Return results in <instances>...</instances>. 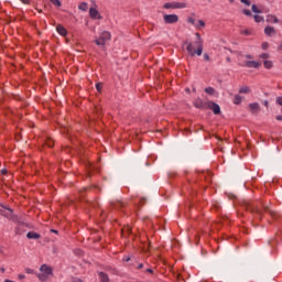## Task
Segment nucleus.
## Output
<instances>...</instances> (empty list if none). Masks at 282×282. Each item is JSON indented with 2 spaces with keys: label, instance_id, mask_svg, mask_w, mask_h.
<instances>
[{
  "label": "nucleus",
  "instance_id": "1",
  "mask_svg": "<svg viewBox=\"0 0 282 282\" xmlns=\"http://www.w3.org/2000/svg\"><path fill=\"white\" fill-rule=\"evenodd\" d=\"M184 45H187L186 46V51L188 52V54L191 56H202L203 52H204V42H195V45H196V51L193 50V43L192 42H188V41H185L184 44H183V47Z\"/></svg>",
  "mask_w": 282,
  "mask_h": 282
},
{
  "label": "nucleus",
  "instance_id": "2",
  "mask_svg": "<svg viewBox=\"0 0 282 282\" xmlns=\"http://www.w3.org/2000/svg\"><path fill=\"white\" fill-rule=\"evenodd\" d=\"M4 217L7 219H9L10 221H14L19 226H23L24 228H32V224L19 218V216H17V214L7 213V214H4Z\"/></svg>",
  "mask_w": 282,
  "mask_h": 282
},
{
  "label": "nucleus",
  "instance_id": "3",
  "mask_svg": "<svg viewBox=\"0 0 282 282\" xmlns=\"http://www.w3.org/2000/svg\"><path fill=\"white\" fill-rule=\"evenodd\" d=\"M107 41H111V33L109 31H102L99 35V39L95 40L96 45L105 47Z\"/></svg>",
  "mask_w": 282,
  "mask_h": 282
},
{
  "label": "nucleus",
  "instance_id": "4",
  "mask_svg": "<svg viewBox=\"0 0 282 282\" xmlns=\"http://www.w3.org/2000/svg\"><path fill=\"white\" fill-rule=\"evenodd\" d=\"M40 270L43 272L39 275L40 281H45L46 279H50L52 276V268H50L47 264H42L40 267Z\"/></svg>",
  "mask_w": 282,
  "mask_h": 282
},
{
  "label": "nucleus",
  "instance_id": "5",
  "mask_svg": "<svg viewBox=\"0 0 282 282\" xmlns=\"http://www.w3.org/2000/svg\"><path fill=\"white\" fill-rule=\"evenodd\" d=\"M165 10H175V9H182L186 8V3L184 2H167L163 6Z\"/></svg>",
  "mask_w": 282,
  "mask_h": 282
},
{
  "label": "nucleus",
  "instance_id": "6",
  "mask_svg": "<svg viewBox=\"0 0 282 282\" xmlns=\"http://www.w3.org/2000/svg\"><path fill=\"white\" fill-rule=\"evenodd\" d=\"M207 109H212L215 116H219L221 113V108L215 101H206Z\"/></svg>",
  "mask_w": 282,
  "mask_h": 282
},
{
  "label": "nucleus",
  "instance_id": "7",
  "mask_svg": "<svg viewBox=\"0 0 282 282\" xmlns=\"http://www.w3.org/2000/svg\"><path fill=\"white\" fill-rule=\"evenodd\" d=\"M163 21L166 24L177 23V21H180V17L177 14H164Z\"/></svg>",
  "mask_w": 282,
  "mask_h": 282
},
{
  "label": "nucleus",
  "instance_id": "8",
  "mask_svg": "<svg viewBox=\"0 0 282 282\" xmlns=\"http://www.w3.org/2000/svg\"><path fill=\"white\" fill-rule=\"evenodd\" d=\"M249 111L251 116H259L261 113V105L259 102L249 104Z\"/></svg>",
  "mask_w": 282,
  "mask_h": 282
},
{
  "label": "nucleus",
  "instance_id": "9",
  "mask_svg": "<svg viewBox=\"0 0 282 282\" xmlns=\"http://www.w3.org/2000/svg\"><path fill=\"white\" fill-rule=\"evenodd\" d=\"M260 207H258L257 209H254V207H252L251 212L252 213H263V210H265V212L269 210L270 213H274V209L270 208V203L261 204Z\"/></svg>",
  "mask_w": 282,
  "mask_h": 282
},
{
  "label": "nucleus",
  "instance_id": "10",
  "mask_svg": "<svg viewBox=\"0 0 282 282\" xmlns=\"http://www.w3.org/2000/svg\"><path fill=\"white\" fill-rule=\"evenodd\" d=\"M194 107L196 109H204L206 107V101L204 102V100H202V98H196L194 101Z\"/></svg>",
  "mask_w": 282,
  "mask_h": 282
},
{
  "label": "nucleus",
  "instance_id": "11",
  "mask_svg": "<svg viewBox=\"0 0 282 282\" xmlns=\"http://www.w3.org/2000/svg\"><path fill=\"white\" fill-rule=\"evenodd\" d=\"M89 17H90V19H102V17H100V13L98 12V10L96 8L89 9Z\"/></svg>",
  "mask_w": 282,
  "mask_h": 282
},
{
  "label": "nucleus",
  "instance_id": "12",
  "mask_svg": "<svg viewBox=\"0 0 282 282\" xmlns=\"http://www.w3.org/2000/svg\"><path fill=\"white\" fill-rule=\"evenodd\" d=\"M98 276H99V281L100 282H110L109 274H107V273H105L102 271L98 272Z\"/></svg>",
  "mask_w": 282,
  "mask_h": 282
},
{
  "label": "nucleus",
  "instance_id": "13",
  "mask_svg": "<svg viewBox=\"0 0 282 282\" xmlns=\"http://www.w3.org/2000/svg\"><path fill=\"white\" fill-rule=\"evenodd\" d=\"M56 30L61 36H67V29L61 24L56 26Z\"/></svg>",
  "mask_w": 282,
  "mask_h": 282
},
{
  "label": "nucleus",
  "instance_id": "14",
  "mask_svg": "<svg viewBox=\"0 0 282 282\" xmlns=\"http://www.w3.org/2000/svg\"><path fill=\"white\" fill-rule=\"evenodd\" d=\"M264 34H267V36H272V34H276V30H274V26H267L264 29Z\"/></svg>",
  "mask_w": 282,
  "mask_h": 282
},
{
  "label": "nucleus",
  "instance_id": "15",
  "mask_svg": "<svg viewBox=\"0 0 282 282\" xmlns=\"http://www.w3.org/2000/svg\"><path fill=\"white\" fill-rule=\"evenodd\" d=\"M267 23H279V18H276V15L269 14L267 15Z\"/></svg>",
  "mask_w": 282,
  "mask_h": 282
},
{
  "label": "nucleus",
  "instance_id": "16",
  "mask_svg": "<svg viewBox=\"0 0 282 282\" xmlns=\"http://www.w3.org/2000/svg\"><path fill=\"white\" fill-rule=\"evenodd\" d=\"M248 67H253L254 69H259V67H261V63L256 62V61H249Z\"/></svg>",
  "mask_w": 282,
  "mask_h": 282
},
{
  "label": "nucleus",
  "instance_id": "17",
  "mask_svg": "<svg viewBox=\"0 0 282 282\" xmlns=\"http://www.w3.org/2000/svg\"><path fill=\"white\" fill-rule=\"evenodd\" d=\"M26 237H28V239H41V235H39L34 231L28 232Z\"/></svg>",
  "mask_w": 282,
  "mask_h": 282
},
{
  "label": "nucleus",
  "instance_id": "18",
  "mask_svg": "<svg viewBox=\"0 0 282 282\" xmlns=\"http://www.w3.org/2000/svg\"><path fill=\"white\" fill-rule=\"evenodd\" d=\"M251 10H252V12H254V14H263V10L259 9V7H257V4H252Z\"/></svg>",
  "mask_w": 282,
  "mask_h": 282
},
{
  "label": "nucleus",
  "instance_id": "19",
  "mask_svg": "<svg viewBox=\"0 0 282 282\" xmlns=\"http://www.w3.org/2000/svg\"><path fill=\"white\" fill-rule=\"evenodd\" d=\"M4 210H9V213H14V209L10 208V206L0 205V213H4Z\"/></svg>",
  "mask_w": 282,
  "mask_h": 282
},
{
  "label": "nucleus",
  "instance_id": "20",
  "mask_svg": "<svg viewBox=\"0 0 282 282\" xmlns=\"http://www.w3.org/2000/svg\"><path fill=\"white\" fill-rule=\"evenodd\" d=\"M205 94H208L209 96H215V88L213 87L205 88Z\"/></svg>",
  "mask_w": 282,
  "mask_h": 282
},
{
  "label": "nucleus",
  "instance_id": "21",
  "mask_svg": "<svg viewBox=\"0 0 282 282\" xmlns=\"http://www.w3.org/2000/svg\"><path fill=\"white\" fill-rule=\"evenodd\" d=\"M263 65H264V67H265V69H272V61H268V59H265L264 62H263Z\"/></svg>",
  "mask_w": 282,
  "mask_h": 282
},
{
  "label": "nucleus",
  "instance_id": "22",
  "mask_svg": "<svg viewBox=\"0 0 282 282\" xmlns=\"http://www.w3.org/2000/svg\"><path fill=\"white\" fill-rule=\"evenodd\" d=\"M253 19L256 21V23H261L264 21L263 17L259 15V14H254Z\"/></svg>",
  "mask_w": 282,
  "mask_h": 282
},
{
  "label": "nucleus",
  "instance_id": "23",
  "mask_svg": "<svg viewBox=\"0 0 282 282\" xmlns=\"http://www.w3.org/2000/svg\"><path fill=\"white\" fill-rule=\"evenodd\" d=\"M242 97L240 95L235 96V105H241Z\"/></svg>",
  "mask_w": 282,
  "mask_h": 282
},
{
  "label": "nucleus",
  "instance_id": "24",
  "mask_svg": "<svg viewBox=\"0 0 282 282\" xmlns=\"http://www.w3.org/2000/svg\"><path fill=\"white\" fill-rule=\"evenodd\" d=\"M79 10H82L83 12H87V2H83L79 4Z\"/></svg>",
  "mask_w": 282,
  "mask_h": 282
},
{
  "label": "nucleus",
  "instance_id": "25",
  "mask_svg": "<svg viewBox=\"0 0 282 282\" xmlns=\"http://www.w3.org/2000/svg\"><path fill=\"white\" fill-rule=\"evenodd\" d=\"M195 36L197 39L196 43H204V40H202V35L199 33H195Z\"/></svg>",
  "mask_w": 282,
  "mask_h": 282
},
{
  "label": "nucleus",
  "instance_id": "26",
  "mask_svg": "<svg viewBox=\"0 0 282 282\" xmlns=\"http://www.w3.org/2000/svg\"><path fill=\"white\" fill-rule=\"evenodd\" d=\"M96 89H97V91H98L99 94H101V93H102V83H98V84L96 85Z\"/></svg>",
  "mask_w": 282,
  "mask_h": 282
},
{
  "label": "nucleus",
  "instance_id": "27",
  "mask_svg": "<svg viewBox=\"0 0 282 282\" xmlns=\"http://www.w3.org/2000/svg\"><path fill=\"white\" fill-rule=\"evenodd\" d=\"M53 6H57V8H61V0H50Z\"/></svg>",
  "mask_w": 282,
  "mask_h": 282
},
{
  "label": "nucleus",
  "instance_id": "28",
  "mask_svg": "<svg viewBox=\"0 0 282 282\" xmlns=\"http://www.w3.org/2000/svg\"><path fill=\"white\" fill-rule=\"evenodd\" d=\"M260 58H263L264 61H268V58H270V54L263 53V54L260 55Z\"/></svg>",
  "mask_w": 282,
  "mask_h": 282
},
{
  "label": "nucleus",
  "instance_id": "29",
  "mask_svg": "<svg viewBox=\"0 0 282 282\" xmlns=\"http://www.w3.org/2000/svg\"><path fill=\"white\" fill-rule=\"evenodd\" d=\"M206 25V23L204 22V20H198V25H196V28H204Z\"/></svg>",
  "mask_w": 282,
  "mask_h": 282
},
{
  "label": "nucleus",
  "instance_id": "30",
  "mask_svg": "<svg viewBox=\"0 0 282 282\" xmlns=\"http://www.w3.org/2000/svg\"><path fill=\"white\" fill-rule=\"evenodd\" d=\"M275 102L282 107V97H276Z\"/></svg>",
  "mask_w": 282,
  "mask_h": 282
},
{
  "label": "nucleus",
  "instance_id": "31",
  "mask_svg": "<svg viewBox=\"0 0 282 282\" xmlns=\"http://www.w3.org/2000/svg\"><path fill=\"white\" fill-rule=\"evenodd\" d=\"M239 94H248V87H243L239 90Z\"/></svg>",
  "mask_w": 282,
  "mask_h": 282
},
{
  "label": "nucleus",
  "instance_id": "32",
  "mask_svg": "<svg viewBox=\"0 0 282 282\" xmlns=\"http://www.w3.org/2000/svg\"><path fill=\"white\" fill-rule=\"evenodd\" d=\"M204 61H210V55L208 53H204Z\"/></svg>",
  "mask_w": 282,
  "mask_h": 282
},
{
  "label": "nucleus",
  "instance_id": "33",
  "mask_svg": "<svg viewBox=\"0 0 282 282\" xmlns=\"http://www.w3.org/2000/svg\"><path fill=\"white\" fill-rule=\"evenodd\" d=\"M187 23H192V25H195V19L188 18V19H187Z\"/></svg>",
  "mask_w": 282,
  "mask_h": 282
},
{
  "label": "nucleus",
  "instance_id": "34",
  "mask_svg": "<svg viewBox=\"0 0 282 282\" xmlns=\"http://www.w3.org/2000/svg\"><path fill=\"white\" fill-rule=\"evenodd\" d=\"M46 145L47 147H54V142L48 139V140H46Z\"/></svg>",
  "mask_w": 282,
  "mask_h": 282
},
{
  "label": "nucleus",
  "instance_id": "35",
  "mask_svg": "<svg viewBox=\"0 0 282 282\" xmlns=\"http://www.w3.org/2000/svg\"><path fill=\"white\" fill-rule=\"evenodd\" d=\"M25 272H26V274H34V270H32L30 268L25 269Z\"/></svg>",
  "mask_w": 282,
  "mask_h": 282
},
{
  "label": "nucleus",
  "instance_id": "36",
  "mask_svg": "<svg viewBox=\"0 0 282 282\" xmlns=\"http://www.w3.org/2000/svg\"><path fill=\"white\" fill-rule=\"evenodd\" d=\"M262 50H268V42L262 43Z\"/></svg>",
  "mask_w": 282,
  "mask_h": 282
},
{
  "label": "nucleus",
  "instance_id": "37",
  "mask_svg": "<svg viewBox=\"0 0 282 282\" xmlns=\"http://www.w3.org/2000/svg\"><path fill=\"white\" fill-rule=\"evenodd\" d=\"M2 175H8V170L3 169L1 170Z\"/></svg>",
  "mask_w": 282,
  "mask_h": 282
},
{
  "label": "nucleus",
  "instance_id": "38",
  "mask_svg": "<svg viewBox=\"0 0 282 282\" xmlns=\"http://www.w3.org/2000/svg\"><path fill=\"white\" fill-rule=\"evenodd\" d=\"M18 279L23 280V279H25V275L24 274H19Z\"/></svg>",
  "mask_w": 282,
  "mask_h": 282
},
{
  "label": "nucleus",
  "instance_id": "39",
  "mask_svg": "<svg viewBox=\"0 0 282 282\" xmlns=\"http://www.w3.org/2000/svg\"><path fill=\"white\" fill-rule=\"evenodd\" d=\"M142 268H144V264H143V263H140V264L138 265V270H142Z\"/></svg>",
  "mask_w": 282,
  "mask_h": 282
},
{
  "label": "nucleus",
  "instance_id": "40",
  "mask_svg": "<svg viewBox=\"0 0 282 282\" xmlns=\"http://www.w3.org/2000/svg\"><path fill=\"white\" fill-rule=\"evenodd\" d=\"M86 169H91V163H86Z\"/></svg>",
  "mask_w": 282,
  "mask_h": 282
},
{
  "label": "nucleus",
  "instance_id": "41",
  "mask_svg": "<svg viewBox=\"0 0 282 282\" xmlns=\"http://www.w3.org/2000/svg\"><path fill=\"white\" fill-rule=\"evenodd\" d=\"M51 232H54V235H58V230L51 229Z\"/></svg>",
  "mask_w": 282,
  "mask_h": 282
},
{
  "label": "nucleus",
  "instance_id": "42",
  "mask_svg": "<svg viewBox=\"0 0 282 282\" xmlns=\"http://www.w3.org/2000/svg\"><path fill=\"white\" fill-rule=\"evenodd\" d=\"M241 3H245V6H248V0H240Z\"/></svg>",
  "mask_w": 282,
  "mask_h": 282
},
{
  "label": "nucleus",
  "instance_id": "43",
  "mask_svg": "<svg viewBox=\"0 0 282 282\" xmlns=\"http://www.w3.org/2000/svg\"><path fill=\"white\" fill-rule=\"evenodd\" d=\"M242 13H245L246 17H248V9L242 10Z\"/></svg>",
  "mask_w": 282,
  "mask_h": 282
},
{
  "label": "nucleus",
  "instance_id": "44",
  "mask_svg": "<svg viewBox=\"0 0 282 282\" xmlns=\"http://www.w3.org/2000/svg\"><path fill=\"white\" fill-rule=\"evenodd\" d=\"M123 261H131V258L124 257V258H123Z\"/></svg>",
  "mask_w": 282,
  "mask_h": 282
},
{
  "label": "nucleus",
  "instance_id": "45",
  "mask_svg": "<svg viewBox=\"0 0 282 282\" xmlns=\"http://www.w3.org/2000/svg\"><path fill=\"white\" fill-rule=\"evenodd\" d=\"M147 272H149L150 274H153V269H147Z\"/></svg>",
  "mask_w": 282,
  "mask_h": 282
},
{
  "label": "nucleus",
  "instance_id": "46",
  "mask_svg": "<svg viewBox=\"0 0 282 282\" xmlns=\"http://www.w3.org/2000/svg\"><path fill=\"white\" fill-rule=\"evenodd\" d=\"M263 105H264V107H268V105H269L268 100H264Z\"/></svg>",
  "mask_w": 282,
  "mask_h": 282
},
{
  "label": "nucleus",
  "instance_id": "47",
  "mask_svg": "<svg viewBox=\"0 0 282 282\" xmlns=\"http://www.w3.org/2000/svg\"><path fill=\"white\" fill-rule=\"evenodd\" d=\"M276 120H282V116L281 115L276 116Z\"/></svg>",
  "mask_w": 282,
  "mask_h": 282
},
{
  "label": "nucleus",
  "instance_id": "48",
  "mask_svg": "<svg viewBox=\"0 0 282 282\" xmlns=\"http://www.w3.org/2000/svg\"><path fill=\"white\" fill-rule=\"evenodd\" d=\"M22 3H30V0H21Z\"/></svg>",
  "mask_w": 282,
  "mask_h": 282
},
{
  "label": "nucleus",
  "instance_id": "49",
  "mask_svg": "<svg viewBox=\"0 0 282 282\" xmlns=\"http://www.w3.org/2000/svg\"><path fill=\"white\" fill-rule=\"evenodd\" d=\"M248 17H252V12L248 11Z\"/></svg>",
  "mask_w": 282,
  "mask_h": 282
},
{
  "label": "nucleus",
  "instance_id": "50",
  "mask_svg": "<svg viewBox=\"0 0 282 282\" xmlns=\"http://www.w3.org/2000/svg\"><path fill=\"white\" fill-rule=\"evenodd\" d=\"M0 272H6V269H4V268H1V269H0Z\"/></svg>",
  "mask_w": 282,
  "mask_h": 282
},
{
  "label": "nucleus",
  "instance_id": "51",
  "mask_svg": "<svg viewBox=\"0 0 282 282\" xmlns=\"http://www.w3.org/2000/svg\"><path fill=\"white\" fill-rule=\"evenodd\" d=\"M271 217H276V214H271Z\"/></svg>",
  "mask_w": 282,
  "mask_h": 282
},
{
  "label": "nucleus",
  "instance_id": "52",
  "mask_svg": "<svg viewBox=\"0 0 282 282\" xmlns=\"http://www.w3.org/2000/svg\"><path fill=\"white\" fill-rule=\"evenodd\" d=\"M243 34H248V30H245V31H243Z\"/></svg>",
  "mask_w": 282,
  "mask_h": 282
},
{
  "label": "nucleus",
  "instance_id": "53",
  "mask_svg": "<svg viewBox=\"0 0 282 282\" xmlns=\"http://www.w3.org/2000/svg\"><path fill=\"white\" fill-rule=\"evenodd\" d=\"M230 1V3H235V0H229Z\"/></svg>",
  "mask_w": 282,
  "mask_h": 282
},
{
  "label": "nucleus",
  "instance_id": "54",
  "mask_svg": "<svg viewBox=\"0 0 282 282\" xmlns=\"http://www.w3.org/2000/svg\"><path fill=\"white\" fill-rule=\"evenodd\" d=\"M228 63H230V57H227Z\"/></svg>",
  "mask_w": 282,
  "mask_h": 282
},
{
  "label": "nucleus",
  "instance_id": "55",
  "mask_svg": "<svg viewBox=\"0 0 282 282\" xmlns=\"http://www.w3.org/2000/svg\"><path fill=\"white\" fill-rule=\"evenodd\" d=\"M186 91H191V89L187 88Z\"/></svg>",
  "mask_w": 282,
  "mask_h": 282
},
{
  "label": "nucleus",
  "instance_id": "56",
  "mask_svg": "<svg viewBox=\"0 0 282 282\" xmlns=\"http://www.w3.org/2000/svg\"><path fill=\"white\" fill-rule=\"evenodd\" d=\"M39 12L41 13V12H43L42 10H39Z\"/></svg>",
  "mask_w": 282,
  "mask_h": 282
},
{
  "label": "nucleus",
  "instance_id": "57",
  "mask_svg": "<svg viewBox=\"0 0 282 282\" xmlns=\"http://www.w3.org/2000/svg\"><path fill=\"white\" fill-rule=\"evenodd\" d=\"M252 206L250 203H249V207Z\"/></svg>",
  "mask_w": 282,
  "mask_h": 282
},
{
  "label": "nucleus",
  "instance_id": "58",
  "mask_svg": "<svg viewBox=\"0 0 282 282\" xmlns=\"http://www.w3.org/2000/svg\"><path fill=\"white\" fill-rule=\"evenodd\" d=\"M248 6H250V2H248Z\"/></svg>",
  "mask_w": 282,
  "mask_h": 282
}]
</instances>
